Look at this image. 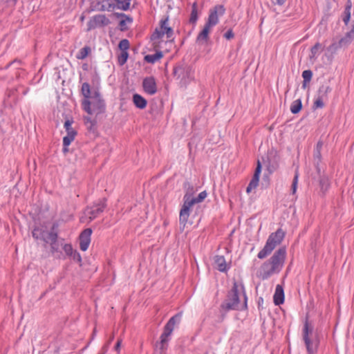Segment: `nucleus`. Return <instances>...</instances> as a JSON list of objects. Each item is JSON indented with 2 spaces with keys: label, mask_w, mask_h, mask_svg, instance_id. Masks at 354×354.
<instances>
[{
  "label": "nucleus",
  "mask_w": 354,
  "mask_h": 354,
  "mask_svg": "<svg viewBox=\"0 0 354 354\" xmlns=\"http://www.w3.org/2000/svg\"><path fill=\"white\" fill-rule=\"evenodd\" d=\"M81 93L84 96L82 107L88 114H100L105 112L106 104L98 90H95L91 95L90 84L84 82L82 84Z\"/></svg>",
  "instance_id": "f257e3e1"
},
{
  "label": "nucleus",
  "mask_w": 354,
  "mask_h": 354,
  "mask_svg": "<svg viewBox=\"0 0 354 354\" xmlns=\"http://www.w3.org/2000/svg\"><path fill=\"white\" fill-rule=\"evenodd\" d=\"M286 258V249L281 247L260 267V277L263 280L268 279L271 276L279 274L283 269Z\"/></svg>",
  "instance_id": "f03ea898"
},
{
  "label": "nucleus",
  "mask_w": 354,
  "mask_h": 354,
  "mask_svg": "<svg viewBox=\"0 0 354 354\" xmlns=\"http://www.w3.org/2000/svg\"><path fill=\"white\" fill-rule=\"evenodd\" d=\"M239 284L234 281L230 290L228 291L226 299L221 303L220 306V312L221 313L222 320L225 319V314L230 310H243L248 308L247 296L244 291L243 285L241 284V289L243 291L244 302L243 305H240V299L239 296Z\"/></svg>",
  "instance_id": "7ed1b4c3"
},
{
  "label": "nucleus",
  "mask_w": 354,
  "mask_h": 354,
  "mask_svg": "<svg viewBox=\"0 0 354 354\" xmlns=\"http://www.w3.org/2000/svg\"><path fill=\"white\" fill-rule=\"evenodd\" d=\"M302 340L304 342L308 354H315L318 351L320 344L319 334L314 330V326L309 322L308 315L306 316L301 332Z\"/></svg>",
  "instance_id": "20e7f679"
},
{
  "label": "nucleus",
  "mask_w": 354,
  "mask_h": 354,
  "mask_svg": "<svg viewBox=\"0 0 354 354\" xmlns=\"http://www.w3.org/2000/svg\"><path fill=\"white\" fill-rule=\"evenodd\" d=\"M286 235V232L279 228L276 232L271 233L264 245V247L259 252L257 257L259 259H264L268 257L272 251L279 245L283 241Z\"/></svg>",
  "instance_id": "39448f33"
},
{
  "label": "nucleus",
  "mask_w": 354,
  "mask_h": 354,
  "mask_svg": "<svg viewBox=\"0 0 354 354\" xmlns=\"http://www.w3.org/2000/svg\"><path fill=\"white\" fill-rule=\"evenodd\" d=\"M182 313H178L171 317L164 326L163 333L160 335V341L156 344V349L160 350V354H162L167 348L169 337L174 330L176 324L180 322Z\"/></svg>",
  "instance_id": "423d86ee"
},
{
  "label": "nucleus",
  "mask_w": 354,
  "mask_h": 354,
  "mask_svg": "<svg viewBox=\"0 0 354 354\" xmlns=\"http://www.w3.org/2000/svg\"><path fill=\"white\" fill-rule=\"evenodd\" d=\"M174 34L173 28L169 25V15H166L159 21V26L151 34V40L155 41L162 39L166 35L168 41L173 43L174 41Z\"/></svg>",
  "instance_id": "0eeeda50"
},
{
  "label": "nucleus",
  "mask_w": 354,
  "mask_h": 354,
  "mask_svg": "<svg viewBox=\"0 0 354 354\" xmlns=\"http://www.w3.org/2000/svg\"><path fill=\"white\" fill-rule=\"evenodd\" d=\"M354 39V21H353L352 27L350 31L342 37L338 41H333V43L327 47V51L331 54L335 53L339 49L343 47H346Z\"/></svg>",
  "instance_id": "6e6552de"
},
{
  "label": "nucleus",
  "mask_w": 354,
  "mask_h": 354,
  "mask_svg": "<svg viewBox=\"0 0 354 354\" xmlns=\"http://www.w3.org/2000/svg\"><path fill=\"white\" fill-rule=\"evenodd\" d=\"M196 203H198L194 196H183V204L180 210L179 223L183 225V227L187 223L191 213V207Z\"/></svg>",
  "instance_id": "1a4fd4ad"
},
{
  "label": "nucleus",
  "mask_w": 354,
  "mask_h": 354,
  "mask_svg": "<svg viewBox=\"0 0 354 354\" xmlns=\"http://www.w3.org/2000/svg\"><path fill=\"white\" fill-rule=\"evenodd\" d=\"M106 207V198H102L95 202L91 207L86 209V214L88 216L91 221L97 218L102 214Z\"/></svg>",
  "instance_id": "9d476101"
},
{
  "label": "nucleus",
  "mask_w": 354,
  "mask_h": 354,
  "mask_svg": "<svg viewBox=\"0 0 354 354\" xmlns=\"http://www.w3.org/2000/svg\"><path fill=\"white\" fill-rule=\"evenodd\" d=\"M225 8L223 5H216L209 10L206 24L213 27L218 24V17L225 14Z\"/></svg>",
  "instance_id": "9b49d317"
},
{
  "label": "nucleus",
  "mask_w": 354,
  "mask_h": 354,
  "mask_svg": "<svg viewBox=\"0 0 354 354\" xmlns=\"http://www.w3.org/2000/svg\"><path fill=\"white\" fill-rule=\"evenodd\" d=\"M110 24L111 21L105 15H96L88 21L86 31H90L97 27H104Z\"/></svg>",
  "instance_id": "f8f14e48"
},
{
  "label": "nucleus",
  "mask_w": 354,
  "mask_h": 354,
  "mask_svg": "<svg viewBox=\"0 0 354 354\" xmlns=\"http://www.w3.org/2000/svg\"><path fill=\"white\" fill-rule=\"evenodd\" d=\"M93 11H112L115 9L114 2L112 0H97L92 6Z\"/></svg>",
  "instance_id": "ddd939ff"
},
{
  "label": "nucleus",
  "mask_w": 354,
  "mask_h": 354,
  "mask_svg": "<svg viewBox=\"0 0 354 354\" xmlns=\"http://www.w3.org/2000/svg\"><path fill=\"white\" fill-rule=\"evenodd\" d=\"M73 120L72 118H67L64 124V127L66 131V136L63 138L64 139V143L71 145V142L75 140L77 132L72 127Z\"/></svg>",
  "instance_id": "4468645a"
},
{
  "label": "nucleus",
  "mask_w": 354,
  "mask_h": 354,
  "mask_svg": "<svg viewBox=\"0 0 354 354\" xmlns=\"http://www.w3.org/2000/svg\"><path fill=\"white\" fill-rule=\"evenodd\" d=\"M48 239V243H49L50 246L51 254L60 259L62 253L59 250V245L58 243V233L50 232Z\"/></svg>",
  "instance_id": "2eb2a0df"
},
{
  "label": "nucleus",
  "mask_w": 354,
  "mask_h": 354,
  "mask_svg": "<svg viewBox=\"0 0 354 354\" xmlns=\"http://www.w3.org/2000/svg\"><path fill=\"white\" fill-rule=\"evenodd\" d=\"M142 88L144 91L150 95L157 92V84L156 79L153 76L146 77L142 80Z\"/></svg>",
  "instance_id": "dca6fc26"
},
{
  "label": "nucleus",
  "mask_w": 354,
  "mask_h": 354,
  "mask_svg": "<svg viewBox=\"0 0 354 354\" xmlns=\"http://www.w3.org/2000/svg\"><path fill=\"white\" fill-rule=\"evenodd\" d=\"M92 230L86 228L84 230L79 236L80 248L82 251H86L91 243Z\"/></svg>",
  "instance_id": "f3484780"
},
{
  "label": "nucleus",
  "mask_w": 354,
  "mask_h": 354,
  "mask_svg": "<svg viewBox=\"0 0 354 354\" xmlns=\"http://www.w3.org/2000/svg\"><path fill=\"white\" fill-rule=\"evenodd\" d=\"M50 233L43 227H35L32 231V236L35 240H41L47 244Z\"/></svg>",
  "instance_id": "a211bd4d"
},
{
  "label": "nucleus",
  "mask_w": 354,
  "mask_h": 354,
  "mask_svg": "<svg viewBox=\"0 0 354 354\" xmlns=\"http://www.w3.org/2000/svg\"><path fill=\"white\" fill-rule=\"evenodd\" d=\"M114 17L116 18H121V20L119 21V29L121 31H126L128 30V27L127 26V23L131 24L133 22V18L129 15H127L122 12H114L113 14Z\"/></svg>",
  "instance_id": "6ab92c4d"
},
{
  "label": "nucleus",
  "mask_w": 354,
  "mask_h": 354,
  "mask_svg": "<svg viewBox=\"0 0 354 354\" xmlns=\"http://www.w3.org/2000/svg\"><path fill=\"white\" fill-rule=\"evenodd\" d=\"M214 262L216 269L221 272H226L230 268V266H227V264L226 263V261L224 256H215L214 259Z\"/></svg>",
  "instance_id": "aec40b11"
},
{
  "label": "nucleus",
  "mask_w": 354,
  "mask_h": 354,
  "mask_svg": "<svg viewBox=\"0 0 354 354\" xmlns=\"http://www.w3.org/2000/svg\"><path fill=\"white\" fill-rule=\"evenodd\" d=\"M272 153H268L266 156L262 157V162L266 166L268 171L272 174L278 167L276 161L272 160Z\"/></svg>",
  "instance_id": "412c9836"
},
{
  "label": "nucleus",
  "mask_w": 354,
  "mask_h": 354,
  "mask_svg": "<svg viewBox=\"0 0 354 354\" xmlns=\"http://www.w3.org/2000/svg\"><path fill=\"white\" fill-rule=\"evenodd\" d=\"M189 67L183 66V65H178L174 68L173 74L178 79L182 78L185 79L187 76H188V73H189Z\"/></svg>",
  "instance_id": "4be33fe9"
},
{
  "label": "nucleus",
  "mask_w": 354,
  "mask_h": 354,
  "mask_svg": "<svg viewBox=\"0 0 354 354\" xmlns=\"http://www.w3.org/2000/svg\"><path fill=\"white\" fill-rule=\"evenodd\" d=\"M274 303L276 306H279L284 302L283 288L281 285H277L273 296Z\"/></svg>",
  "instance_id": "5701e85b"
},
{
  "label": "nucleus",
  "mask_w": 354,
  "mask_h": 354,
  "mask_svg": "<svg viewBox=\"0 0 354 354\" xmlns=\"http://www.w3.org/2000/svg\"><path fill=\"white\" fill-rule=\"evenodd\" d=\"M211 28H212L211 26L205 24L204 28L199 32V34L198 35V36L196 37V42H198V43L207 42L209 39V33Z\"/></svg>",
  "instance_id": "b1692460"
},
{
  "label": "nucleus",
  "mask_w": 354,
  "mask_h": 354,
  "mask_svg": "<svg viewBox=\"0 0 354 354\" xmlns=\"http://www.w3.org/2000/svg\"><path fill=\"white\" fill-rule=\"evenodd\" d=\"M351 8H352V1H351V0H347L346 5H345L344 10L342 14V21H344V23L346 26L348 25V24L351 19Z\"/></svg>",
  "instance_id": "393cba45"
},
{
  "label": "nucleus",
  "mask_w": 354,
  "mask_h": 354,
  "mask_svg": "<svg viewBox=\"0 0 354 354\" xmlns=\"http://www.w3.org/2000/svg\"><path fill=\"white\" fill-rule=\"evenodd\" d=\"M133 102L136 107L140 109H144L147 104V101L146 99L138 93L133 94Z\"/></svg>",
  "instance_id": "a878e982"
},
{
  "label": "nucleus",
  "mask_w": 354,
  "mask_h": 354,
  "mask_svg": "<svg viewBox=\"0 0 354 354\" xmlns=\"http://www.w3.org/2000/svg\"><path fill=\"white\" fill-rule=\"evenodd\" d=\"M332 91L331 87L328 84H323L321 85L317 91V96L324 98L325 100L328 99V94L330 93Z\"/></svg>",
  "instance_id": "bb28decb"
},
{
  "label": "nucleus",
  "mask_w": 354,
  "mask_h": 354,
  "mask_svg": "<svg viewBox=\"0 0 354 354\" xmlns=\"http://www.w3.org/2000/svg\"><path fill=\"white\" fill-rule=\"evenodd\" d=\"M114 2L115 9L128 10L130 8L131 1L127 0H112Z\"/></svg>",
  "instance_id": "cd10ccee"
},
{
  "label": "nucleus",
  "mask_w": 354,
  "mask_h": 354,
  "mask_svg": "<svg viewBox=\"0 0 354 354\" xmlns=\"http://www.w3.org/2000/svg\"><path fill=\"white\" fill-rule=\"evenodd\" d=\"M198 19V3L196 1L194 2L192 6V12L189 17V23L196 24Z\"/></svg>",
  "instance_id": "c85d7f7f"
},
{
  "label": "nucleus",
  "mask_w": 354,
  "mask_h": 354,
  "mask_svg": "<svg viewBox=\"0 0 354 354\" xmlns=\"http://www.w3.org/2000/svg\"><path fill=\"white\" fill-rule=\"evenodd\" d=\"M183 189H185V192L184 196L187 197L194 196V194L196 192V189L189 181L184 182Z\"/></svg>",
  "instance_id": "c756f323"
},
{
  "label": "nucleus",
  "mask_w": 354,
  "mask_h": 354,
  "mask_svg": "<svg viewBox=\"0 0 354 354\" xmlns=\"http://www.w3.org/2000/svg\"><path fill=\"white\" fill-rule=\"evenodd\" d=\"M162 57H163L162 52L157 51L155 54L145 55L144 57V59L145 62H147L148 63L153 64L158 59H161Z\"/></svg>",
  "instance_id": "7c9ffc66"
},
{
  "label": "nucleus",
  "mask_w": 354,
  "mask_h": 354,
  "mask_svg": "<svg viewBox=\"0 0 354 354\" xmlns=\"http://www.w3.org/2000/svg\"><path fill=\"white\" fill-rule=\"evenodd\" d=\"M319 186L321 191L323 192V194H325V192L330 187L329 179L326 176H319Z\"/></svg>",
  "instance_id": "2f4dec72"
},
{
  "label": "nucleus",
  "mask_w": 354,
  "mask_h": 354,
  "mask_svg": "<svg viewBox=\"0 0 354 354\" xmlns=\"http://www.w3.org/2000/svg\"><path fill=\"white\" fill-rule=\"evenodd\" d=\"M302 109V102L301 99L294 100L290 105V111L293 114H297L301 111Z\"/></svg>",
  "instance_id": "473e14b6"
},
{
  "label": "nucleus",
  "mask_w": 354,
  "mask_h": 354,
  "mask_svg": "<svg viewBox=\"0 0 354 354\" xmlns=\"http://www.w3.org/2000/svg\"><path fill=\"white\" fill-rule=\"evenodd\" d=\"M91 53V48L88 46H85L80 50L76 57L78 59H84L88 54Z\"/></svg>",
  "instance_id": "72a5a7b5"
},
{
  "label": "nucleus",
  "mask_w": 354,
  "mask_h": 354,
  "mask_svg": "<svg viewBox=\"0 0 354 354\" xmlns=\"http://www.w3.org/2000/svg\"><path fill=\"white\" fill-rule=\"evenodd\" d=\"M322 49V44L317 42L310 49V58L313 59L316 57L317 55L319 54V50Z\"/></svg>",
  "instance_id": "f704fd0d"
},
{
  "label": "nucleus",
  "mask_w": 354,
  "mask_h": 354,
  "mask_svg": "<svg viewBox=\"0 0 354 354\" xmlns=\"http://www.w3.org/2000/svg\"><path fill=\"white\" fill-rule=\"evenodd\" d=\"M129 53L127 51H121L120 54L118 56V62L120 66H123L127 61Z\"/></svg>",
  "instance_id": "c9c22d12"
},
{
  "label": "nucleus",
  "mask_w": 354,
  "mask_h": 354,
  "mask_svg": "<svg viewBox=\"0 0 354 354\" xmlns=\"http://www.w3.org/2000/svg\"><path fill=\"white\" fill-rule=\"evenodd\" d=\"M326 100L324 99V98H321L319 97H317L315 100L314 101V103H313V109H322L325 106V104H324V101Z\"/></svg>",
  "instance_id": "e433bc0d"
},
{
  "label": "nucleus",
  "mask_w": 354,
  "mask_h": 354,
  "mask_svg": "<svg viewBox=\"0 0 354 354\" xmlns=\"http://www.w3.org/2000/svg\"><path fill=\"white\" fill-rule=\"evenodd\" d=\"M118 47L121 51H127V50L129 48V40L127 39H122L118 44Z\"/></svg>",
  "instance_id": "4c0bfd02"
},
{
  "label": "nucleus",
  "mask_w": 354,
  "mask_h": 354,
  "mask_svg": "<svg viewBox=\"0 0 354 354\" xmlns=\"http://www.w3.org/2000/svg\"><path fill=\"white\" fill-rule=\"evenodd\" d=\"M63 250L65 252L66 254L69 257L72 255L73 252L75 251L73 250V246L70 243H66L63 245Z\"/></svg>",
  "instance_id": "58836bf2"
},
{
  "label": "nucleus",
  "mask_w": 354,
  "mask_h": 354,
  "mask_svg": "<svg viewBox=\"0 0 354 354\" xmlns=\"http://www.w3.org/2000/svg\"><path fill=\"white\" fill-rule=\"evenodd\" d=\"M302 77L305 82H310L313 77V72L310 70H305L302 73Z\"/></svg>",
  "instance_id": "ea45409f"
},
{
  "label": "nucleus",
  "mask_w": 354,
  "mask_h": 354,
  "mask_svg": "<svg viewBox=\"0 0 354 354\" xmlns=\"http://www.w3.org/2000/svg\"><path fill=\"white\" fill-rule=\"evenodd\" d=\"M297 183H298V174H297V172H296L295 174L292 183V186H291V190H292V194H295L296 193L297 188Z\"/></svg>",
  "instance_id": "a19ab883"
},
{
  "label": "nucleus",
  "mask_w": 354,
  "mask_h": 354,
  "mask_svg": "<svg viewBox=\"0 0 354 354\" xmlns=\"http://www.w3.org/2000/svg\"><path fill=\"white\" fill-rule=\"evenodd\" d=\"M261 169H262L261 162V161L259 160H258L257 163V167H256V169H255L254 174L253 176L259 178H260V174H261Z\"/></svg>",
  "instance_id": "79ce46f5"
},
{
  "label": "nucleus",
  "mask_w": 354,
  "mask_h": 354,
  "mask_svg": "<svg viewBox=\"0 0 354 354\" xmlns=\"http://www.w3.org/2000/svg\"><path fill=\"white\" fill-rule=\"evenodd\" d=\"M73 261L80 263L81 264L82 262V257L80 254L75 250V251L73 252L72 255L70 257Z\"/></svg>",
  "instance_id": "37998d69"
},
{
  "label": "nucleus",
  "mask_w": 354,
  "mask_h": 354,
  "mask_svg": "<svg viewBox=\"0 0 354 354\" xmlns=\"http://www.w3.org/2000/svg\"><path fill=\"white\" fill-rule=\"evenodd\" d=\"M313 160H314V162H317V163H321V162H322L321 151L314 150Z\"/></svg>",
  "instance_id": "c03bdc74"
},
{
  "label": "nucleus",
  "mask_w": 354,
  "mask_h": 354,
  "mask_svg": "<svg viewBox=\"0 0 354 354\" xmlns=\"http://www.w3.org/2000/svg\"><path fill=\"white\" fill-rule=\"evenodd\" d=\"M207 192L206 191L201 192L196 197H194L195 199L197 201V202L201 203L204 201V199L207 197Z\"/></svg>",
  "instance_id": "a18cd8bd"
},
{
  "label": "nucleus",
  "mask_w": 354,
  "mask_h": 354,
  "mask_svg": "<svg viewBox=\"0 0 354 354\" xmlns=\"http://www.w3.org/2000/svg\"><path fill=\"white\" fill-rule=\"evenodd\" d=\"M259 178L252 176V180L249 183V185L252 187L253 188H256L259 185Z\"/></svg>",
  "instance_id": "49530a36"
},
{
  "label": "nucleus",
  "mask_w": 354,
  "mask_h": 354,
  "mask_svg": "<svg viewBox=\"0 0 354 354\" xmlns=\"http://www.w3.org/2000/svg\"><path fill=\"white\" fill-rule=\"evenodd\" d=\"M224 37L226 39H232L234 37V34L232 31V29H229L225 34H224Z\"/></svg>",
  "instance_id": "de8ad7c7"
},
{
  "label": "nucleus",
  "mask_w": 354,
  "mask_h": 354,
  "mask_svg": "<svg viewBox=\"0 0 354 354\" xmlns=\"http://www.w3.org/2000/svg\"><path fill=\"white\" fill-rule=\"evenodd\" d=\"M286 0H272V2L274 5L283 6L286 3Z\"/></svg>",
  "instance_id": "09e8293b"
},
{
  "label": "nucleus",
  "mask_w": 354,
  "mask_h": 354,
  "mask_svg": "<svg viewBox=\"0 0 354 354\" xmlns=\"http://www.w3.org/2000/svg\"><path fill=\"white\" fill-rule=\"evenodd\" d=\"M58 223H53L52 225V227L50 228V231L49 232H54V233H58L56 230L58 228Z\"/></svg>",
  "instance_id": "8fccbe9b"
},
{
  "label": "nucleus",
  "mask_w": 354,
  "mask_h": 354,
  "mask_svg": "<svg viewBox=\"0 0 354 354\" xmlns=\"http://www.w3.org/2000/svg\"><path fill=\"white\" fill-rule=\"evenodd\" d=\"M322 147H323V142L321 140H319L316 145L315 150L322 151Z\"/></svg>",
  "instance_id": "3c124183"
},
{
  "label": "nucleus",
  "mask_w": 354,
  "mask_h": 354,
  "mask_svg": "<svg viewBox=\"0 0 354 354\" xmlns=\"http://www.w3.org/2000/svg\"><path fill=\"white\" fill-rule=\"evenodd\" d=\"M70 145H68V144H66L64 143V139L63 138V149H62V151L64 153H66L68 152V147Z\"/></svg>",
  "instance_id": "603ef678"
},
{
  "label": "nucleus",
  "mask_w": 354,
  "mask_h": 354,
  "mask_svg": "<svg viewBox=\"0 0 354 354\" xmlns=\"http://www.w3.org/2000/svg\"><path fill=\"white\" fill-rule=\"evenodd\" d=\"M84 120H85V122L86 123H90L91 125H94L95 124V120H93L91 118L89 117H85L84 118Z\"/></svg>",
  "instance_id": "864d4df0"
},
{
  "label": "nucleus",
  "mask_w": 354,
  "mask_h": 354,
  "mask_svg": "<svg viewBox=\"0 0 354 354\" xmlns=\"http://www.w3.org/2000/svg\"><path fill=\"white\" fill-rule=\"evenodd\" d=\"M315 167L316 168L317 172L319 174V176H321V169L319 167L320 163H317V162H314Z\"/></svg>",
  "instance_id": "5fc2aeb1"
},
{
  "label": "nucleus",
  "mask_w": 354,
  "mask_h": 354,
  "mask_svg": "<svg viewBox=\"0 0 354 354\" xmlns=\"http://www.w3.org/2000/svg\"><path fill=\"white\" fill-rule=\"evenodd\" d=\"M121 343H122V339H118L117 341V343H116V344L115 346V351H118L120 350Z\"/></svg>",
  "instance_id": "6e6d98bb"
},
{
  "label": "nucleus",
  "mask_w": 354,
  "mask_h": 354,
  "mask_svg": "<svg viewBox=\"0 0 354 354\" xmlns=\"http://www.w3.org/2000/svg\"><path fill=\"white\" fill-rule=\"evenodd\" d=\"M109 346V345L108 344H106L105 345H104L102 348V353L104 354L108 351Z\"/></svg>",
  "instance_id": "4d7b16f0"
},
{
  "label": "nucleus",
  "mask_w": 354,
  "mask_h": 354,
  "mask_svg": "<svg viewBox=\"0 0 354 354\" xmlns=\"http://www.w3.org/2000/svg\"><path fill=\"white\" fill-rule=\"evenodd\" d=\"M114 337H115V336H114V334L113 333V334L110 336V337H109V340H108V342H107V343H106V344H108L109 345H110V344H111L112 341L114 339Z\"/></svg>",
  "instance_id": "13d9d810"
},
{
  "label": "nucleus",
  "mask_w": 354,
  "mask_h": 354,
  "mask_svg": "<svg viewBox=\"0 0 354 354\" xmlns=\"http://www.w3.org/2000/svg\"><path fill=\"white\" fill-rule=\"evenodd\" d=\"M254 188L251 186H250L249 185H248L247 188H246V192L248 194L250 193L251 191Z\"/></svg>",
  "instance_id": "bf43d9fd"
},
{
  "label": "nucleus",
  "mask_w": 354,
  "mask_h": 354,
  "mask_svg": "<svg viewBox=\"0 0 354 354\" xmlns=\"http://www.w3.org/2000/svg\"><path fill=\"white\" fill-rule=\"evenodd\" d=\"M309 83V82H305V80H303V83H302V88H306V86L307 84Z\"/></svg>",
  "instance_id": "052dcab7"
},
{
  "label": "nucleus",
  "mask_w": 354,
  "mask_h": 354,
  "mask_svg": "<svg viewBox=\"0 0 354 354\" xmlns=\"http://www.w3.org/2000/svg\"><path fill=\"white\" fill-rule=\"evenodd\" d=\"M28 90H29L28 88H25V89L23 91L22 94H23L24 95H26V94L28 93Z\"/></svg>",
  "instance_id": "680f3d73"
},
{
  "label": "nucleus",
  "mask_w": 354,
  "mask_h": 354,
  "mask_svg": "<svg viewBox=\"0 0 354 354\" xmlns=\"http://www.w3.org/2000/svg\"><path fill=\"white\" fill-rule=\"evenodd\" d=\"M12 64V62H10L9 64H8L6 66L5 68H9V67H10V66Z\"/></svg>",
  "instance_id": "e2e57ef3"
},
{
  "label": "nucleus",
  "mask_w": 354,
  "mask_h": 354,
  "mask_svg": "<svg viewBox=\"0 0 354 354\" xmlns=\"http://www.w3.org/2000/svg\"><path fill=\"white\" fill-rule=\"evenodd\" d=\"M84 16H82V17H81V20H82V21H83V20H84Z\"/></svg>",
  "instance_id": "0e129e2a"
},
{
  "label": "nucleus",
  "mask_w": 354,
  "mask_h": 354,
  "mask_svg": "<svg viewBox=\"0 0 354 354\" xmlns=\"http://www.w3.org/2000/svg\"><path fill=\"white\" fill-rule=\"evenodd\" d=\"M15 2H16L17 0H13Z\"/></svg>",
  "instance_id": "69168bd1"
}]
</instances>
